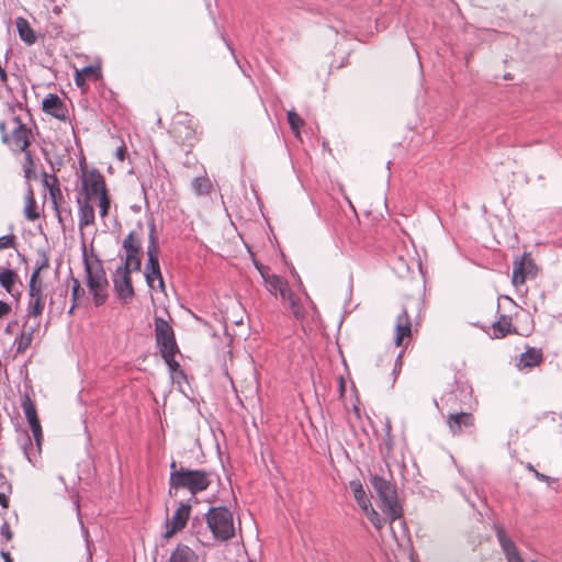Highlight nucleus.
<instances>
[{
    "label": "nucleus",
    "mask_w": 562,
    "mask_h": 562,
    "mask_svg": "<svg viewBox=\"0 0 562 562\" xmlns=\"http://www.w3.org/2000/svg\"><path fill=\"white\" fill-rule=\"evenodd\" d=\"M288 281L279 277L277 274H267V278L265 280L267 290L271 293L277 295L281 291V289L285 285Z\"/></svg>",
    "instance_id": "29"
},
{
    "label": "nucleus",
    "mask_w": 562,
    "mask_h": 562,
    "mask_svg": "<svg viewBox=\"0 0 562 562\" xmlns=\"http://www.w3.org/2000/svg\"><path fill=\"white\" fill-rule=\"evenodd\" d=\"M92 200L89 198L77 196L78 204V226L79 229L82 231L86 226L94 224V209L91 204Z\"/></svg>",
    "instance_id": "17"
},
{
    "label": "nucleus",
    "mask_w": 562,
    "mask_h": 562,
    "mask_svg": "<svg viewBox=\"0 0 562 562\" xmlns=\"http://www.w3.org/2000/svg\"><path fill=\"white\" fill-rule=\"evenodd\" d=\"M23 153H24L23 171H24L25 178L30 179L31 175L33 173V169H34L33 155L29 150V148L26 149V151H23Z\"/></svg>",
    "instance_id": "40"
},
{
    "label": "nucleus",
    "mask_w": 562,
    "mask_h": 562,
    "mask_svg": "<svg viewBox=\"0 0 562 562\" xmlns=\"http://www.w3.org/2000/svg\"><path fill=\"white\" fill-rule=\"evenodd\" d=\"M0 535L5 538L7 541L11 540L12 532L10 526L7 521H4L0 527Z\"/></svg>",
    "instance_id": "47"
},
{
    "label": "nucleus",
    "mask_w": 562,
    "mask_h": 562,
    "mask_svg": "<svg viewBox=\"0 0 562 562\" xmlns=\"http://www.w3.org/2000/svg\"><path fill=\"white\" fill-rule=\"evenodd\" d=\"M191 514V505L189 502H181L179 507L173 513L170 520H166V531H165V538H170L172 535H175L178 531H181Z\"/></svg>",
    "instance_id": "10"
},
{
    "label": "nucleus",
    "mask_w": 562,
    "mask_h": 562,
    "mask_svg": "<svg viewBox=\"0 0 562 562\" xmlns=\"http://www.w3.org/2000/svg\"><path fill=\"white\" fill-rule=\"evenodd\" d=\"M99 199V213L102 218H104L109 214L110 205H111V199L109 195V192L102 193Z\"/></svg>",
    "instance_id": "39"
},
{
    "label": "nucleus",
    "mask_w": 562,
    "mask_h": 562,
    "mask_svg": "<svg viewBox=\"0 0 562 562\" xmlns=\"http://www.w3.org/2000/svg\"><path fill=\"white\" fill-rule=\"evenodd\" d=\"M81 72L86 78H94L95 80L101 76L100 69L94 66H86L82 68Z\"/></svg>",
    "instance_id": "43"
},
{
    "label": "nucleus",
    "mask_w": 562,
    "mask_h": 562,
    "mask_svg": "<svg viewBox=\"0 0 562 562\" xmlns=\"http://www.w3.org/2000/svg\"><path fill=\"white\" fill-rule=\"evenodd\" d=\"M349 485H350L353 497H355L357 504L359 505V507L362 510L368 509V507H370V505H372V504H371V501L368 497L361 482L359 480H352V481H350Z\"/></svg>",
    "instance_id": "27"
},
{
    "label": "nucleus",
    "mask_w": 562,
    "mask_h": 562,
    "mask_svg": "<svg viewBox=\"0 0 562 562\" xmlns=\"http://www.w3.org/2000/svg\"><path fill=\"white\" fill-rule=\"evenodd\" d=\"M0 488H2L3 491H5V493L8 494H11L12 493V484L10 483V481L7 479V476L4 475L3 472L0 471Z\"/></svg>",
    "instance_id": "46"
},
{
    "label": "nucleus",
    "mask_w": 562,
    "mask_h": 562,
    "mask_svg": "<svg viewBox=\"0 0 562 562\" xmlns=\"http://www.w3.org/2000/svg\"><path fill=\"white\" fill-rule=\"evenodd\" d=\"M535 475L537 479H539L540 481H543V482L549 480V477L547 475L539 473L538 471H535Z\"/></svg>",
    "instance_id": "57"
},
{
    "label": "nucleus",
    "mask_w": 562,
    "mask_h": 562,
    "mask_svg": "<svg viewBox=\"0 0 562 562\" xmlns=\"http://www.w3.org/2000/svg\"><path fill=\"white\" fill-rule=\"evenodd\" d=\"M1 557L3 558L4 562H13V559L11 558L10 553L7 551H2Z\"/></svg>",
    "instance_id": "56"
},
{
    "label": "nucleus",
    "mask_w": 562,
    "mask_h": 562,
    "mask_svg": "<svg viewBox=\"0 0 562 562\" xmlns=\"http://www.w3.org/2000/svg\"><path fill=\"white\" fill-rule=\"evenodd\" d=\"M29 296L30 299L44 297L42 281L40 280V278L31 276L29 281Z\"/></svg>",
    "instance_id": "34"
},
{
    "label": "nucleus",
    "mask_w": 562,
    "mask_h": 562,
    "mask_svg": "<svg viewBox=\"0 0 562 562\" xmlns=\"http://www.w3.org/2000/svg\"><path fill=\"white\" fill-rule=\"evenodd\" d=\"M11 53V49H7L5 58H8L9 54Z\"/></svg>",
    "instance_id": "61"
},
{
    "label": "nucleus",
    "mask_w": 562,
    "mask_h": 562,
    "mask_svg": "<svg viewBox=\"0 0 562 562\" xmlns=\"http://www.w3.org/2000/svg\"><path fill=\"white\" fill-rule=\"evenodd\" d=\"M85 79H86V77L82 75V72H80V74H79V72H77V74H76L75 81H76V85H77L78 87H82V86H83V83H85Z\"/></svg>",
    "instance_id": "55"
},
{
    "label": "nucleus",
    "mask_w": 562,
    "mask_h": 562,
    "mask_svg": "<svg viewBox=\"0 0 562 562\" xmlns=\"http://www.w3.org/2000/svg\"><path fill=\"white\" fill-rule=\"evenodd\" d=\"M205 520L216 540L227 541L235 536L233 514L226 506L210 507Z\"/></svg>",
    "instance_id": "5"
},
{
    "label": "nucleus",
    "mask_w": 562,
    "mask_h": 562,
    "mask_svg": "<svg viewBox=\"0 0 562 562\" xmlns=\"http://www.w3.org/2000/svg\"><path fill=\"white\" fill-rule=\"evenodd\" d=\"M412 335V322L406 307H402L395 321V345L398 347L403 340Z\"/></svg>",
    "instance_id": "16"
},
{
    "label": "nucleus",
    "mask_w": 562,
    "mask_h": 562,
    "mask_svg": "<svg viewBox=\"0 0 562 562\" xmlns=\"http://www.w3.org/2000/svg\"><path fill=\"white\" fill-rule=\"evenodd\" d=\"M517 562H524V560H522V559H520V560H518Z\"/></svg>",
    "instance_id": "64"
},
{
    "label": "nucleus",
    "mask_w": 562,
    "mask_h": 562,
    "mask_svg": "<svg viewBox=\"0 0 562 562\" xmlns=\"http://www.w3.org/2000/svg\"><path fill=\"white\" fill-rule=\"evenodd\" d=\"M15 26H16L20 40L22 42H24L27 46H31L36 43V41H37L36 33L31 27L29 21L25 18L18 16L15 19Z\"/></svg>",
    "instance_id": "21"
},
{
    "label": "nucleus",
    "mask_w": 562,
    "mask_h": 562,
    "mask_svg": "<svg viewBox=\"0 0 562 562\" xmlns=\"http://www.w3.org/2000/svg\"><path fill=\"white\" fill-rule=\"evenodd\" d=\"M289 304H290V308H291L293 315L296 318L303 317V315H304L303 307L297 297H294L292 301L289 302Z\"/></svg>",
    "instance_id": "42"
},
{
    "label": "nucleus",
    "mask_w": 562,
    "mask_h": 562,
    "mask_svg": "<svg viewBox=\"0 0 562 562\" xmlns=\"http://www.w3.org/2000/svg\"><path fill=\"white\" fill-rule=\"evenodd\" d=\"M44 186L48 188L49 190V198L53 204V207L56 212V215L58 217V222L63 223V214L59 210L58 200L61 199V191L59 188L58 179L55 175H47L44 172Z\"/></svg>",
    "instance_id": "18"
},
{
    "label": "nucleus",
    "mask_w": 562,
    "mask_h": 562,
    "mask_svg": "<svg viewBox=\"0 0 562 562\" xmlns=\"http://www.w3.org/2000/svg\"><path fill=\"white\" fill-rule=\"evenodd\" d=\"M198 555L195 552L186 544H178L171 552L168 562H196Z\"/></svg>",
    "instance_id": "23"
},
{
    "label": "nucleus",
    "mask_w": 562,
    "mask_h": 562,
    "mask_svg": "<svg viewBox=\"0 0 562 562\" xmlns=\"http://www.w3.org/2000/svg\"><path fill=\"white\" fill-rule=\"evenodd\" d=\"M82 262L85 266L86 282L89 292L93 296L95 306H101L108 299V279L101 259L94 255L93 259L89 258L83 245Z\"/></svg>",
    "instance_id": "3"
},
{
    "label": "nucleus",
    "mask_w": 562,
    "mask_h": 562,
    "mask_svg": "<svg viewBox=\"0 0 562 562\" xmlns=\"http://www.w3.org/2000/svg\"><path fill=\"white\" fill-rule=\"evenodd\" d=\"M191 188L196 195H205L210 193L212 183L207 177H195L191 181Z\"/></svg>",
    "instance_id": "28"
},
{
    "label": "nucleus",
    "mask_w": 562,
    "mask_h": 562,
    "mask_svg": "<svg viewBox=\"0 0 562 562\" xmlns=\"http://www.w3.org/2000/svg\"><path fill=\"white\" fill-rule=\"evenodd\" d=\"M132 271L134 270L126 268V266H119L113 273V289L123 305L131 303L135 295L131 278Z\"/></svg>",
    "instance_id": "7"
},
{
    "label": "nucleus",
    "mask_w": 562,
    "mask_h": 562,
    "mask_svg": "<svg viewBox=\"0 0 562 562\" xmlns=\"http://www.w3.org/2000/svg\"><path fill=\"white\" fill-rule=\"evenodd\" d=\"M15 237L13 235H4L0 237V249H5L14 246Z\"/></svg>",
    "instance_id": "45"
},
{
    "label": "nucleus",
    "mask_w": 562,
    "mask_h": 562,
    "mask_svg": "<svg viewBox=\"0 0 562 562\" xmlns=\"http://www.w3.org/2000/svg\"><path fill=\"white\" fill-rule=\"evenodd\" d=\"M169 495L172 491L187 490L192 496L206 491L212 484V472L205 469H189L178 464L175 460L170 462Z\"/></svg>",
    "instance_id": "1"
},
{
    "label": "nucleus",
    "mask_w": 562,
    "mask_h": 562,
    "mask_svg": "<svg viewBox=\"0 0 562 562\" xmlns=\"http://www.w3.org/2000/svg\"><path fill=\"white\" fill-rule=\"evenodd\" d=\"M40 324H36L34 326H31L27 330H23L13 342V346L15 347L16 353L24 352L32 344L33 341V335L34 331L37 329Z\"/></svg>",
    "instance_id": "25"
},
{
    "label": "nucleus",
    "mask_w": 562,
    "mask_h": 562,
    "mask_svg": "<svg viewBox=\"0 0 562 562\" xmlns=\"http://www.w3.org/2000/svg\"><path fill=\"white\" fill-rule=\"evenodd\" d=\"M196 520H198V517L193 518V520H192V528H194Z\"/></svg>",
    "instance_id": "59"
},
{
    "label": "nucleus",
    "mask_w": 562,
    "mask_h": 562,
    "mask_svg": "<svg viewBox=\"0 0 562 562\" xmlns=\"http://www.w3.org/2000/svg\"><path fill=\"white\" fill-rule=\"evenodd\" d=\"M71 285V305L68 310V315H72L76 307L80 305L81 300L86 296V291L81 286L79 279L72 276L71 269L69 270V279Z\"/></svg>",
    "instance_id": "22"
},
{
    "label": "nucleus",
    "mask_w": 562,
    "mask_h": 562,
    "mask_svg": "<svg viewBox=\"0 0 562 562\" xmlns=\"http://www.w3.org/2000/svg\"><path fill=\"white\" fill-rule=\"evenodd\" d=\"M369 483L380 501V508L386 518L393 522L403 515V508L398 503L396 486L390 480L376 473L369 474Z\"/></svg>",
    "instance_id": "2"
},
{
    "label": "nucleus",
    "mask_w": 562,
    "mask_h": 562,
    "mask_svg": "<svg viewBox=\"0 0 562 562\" xmlns=\"http://www.w3.org/2000/svg\"><path fill=\"white\" fill-rule=\"evenodd\" d=\"M43 111L53 117L66 122L69 113L64 101L55 93H48L42 102Z\"/></svg>",
    "instance_id": "13"
},
{
    "label": "nucleus",
    "mask_w": 562,
    "mask_h": 562,
    "mask_svg": "<svg viewBox=\"0 0 562 562\" xmlns=\"http://www.w3.org/2000/svg\"><path fill=\"white\" fill-rule=\"evenodd\" d=\"M184 128L187 132H186V137L183 138L182 142H183V144L192 146V143L195 138V132L190 127H184Z\"/></svg>",
    "instance_id": "48"
},
{
    "label": "nucleus",
    "mask_w": 562,
    "mask_h": 562,
    "mask_svg": "<svg viewBox=\"0 0 562 562\" xmlns=\"http://www.w3.org/2000/svg\"><path fill=\"white\" fill-rule=\"evenodd\" d=\"M517 330L512 325V317L505 314L499 315L498 319L491 326L488 335L493 339H501L506 337L508 334H516Z\"/></svg>",
    "instance_id": "19"
},
{
    "label": "nucleus",
    "mask_w": 562,
    "mask_h": 562,
    "mask_svg": "<svg viewBox=\"0 0 562 562\" xmlns=\"http://www.w3.org/2000/svg\"><path fill=\"white\" fill-rule=\"evenodd\" d=\"M20 446L24 452L25 458L29 462L35 463L36 458L41 452V446H37V442L35 441V446L32 442V439L27 432L23 435V437L20 440Z\"/></svg>",
    "instance_id": "26"
},
{
    "label": "nucleus",
    "mask_w": 562,
    "mask_h": 562,
    "mask_svg": "<svg viewBox=\"0 0 562 562\" xmlns=\"http://www.w3.org/2000/svg\"><path fill=\"white\" fill-rule=\"evenodd\" d=\"M0 132L2 134V137H1L2 142L4 144H9L10 143V136L7 133L5 122H3V121H0Z\"/></svg>",
    "instance_id": "50"
},
{
    "label": "nucleus",
    "mask_w": 562,
    "mask_h": 562,
    "mask_svg": "<svg viewBox=\"0 0 562 562\" xmlns=\"http://www.w3.org/2000/svg\"><path fill=\"white\" fill-rule=\"evenodd\" d=\"M286 117L291 130L297 136L300 134V127L304 124V121L294 110L288 111Z\"/></svg>",
    "instance_id": "35"
},
{
    "label": "nucleus",
    "mask_w": 562,
    "mask_h": 562,
    "mask_svg": "<svg viewBox=\"0 0 562 562\" xmlns=\"http://www.w3.org/2000/svg\"><path fill=\"white\" fill-rule=\"evenodd\" d=\"M24 214L29 221H35L40 217V213L36 211V202L32 189H29L26 194V205L24 209Z\"/></svg>",
    "instance_id": "32"
},
{
    "label": "nucleus",
    "mask_w": 562,
    "mask_h": 562,
    "mask_svg": "<svg viewBox=\"0 0 562 562\" xmlns=\"http://www.w3.org/2000/svg\"><path fill=\"white\" fill-rule=\"evenodd\" d=\"M225 43H226V45H227V48L231 50V53H232V54H233V56H234L235 54H234V48H233V46H232V45H231V43H229V42H227V41H225Z\"/></svg>",
    "instance_id": "58"
},
{
    "label": "nucleus",
    "mask_w": 562,
    "mask_h": 562,
    "mask_svg": "<svg viewBox=\"0 0 562 562\" xmlns=\"http://www.w3.org/2000/svg\"><path fill=\"white\" fill-rule=\"evenodd\" d=\"M21 406L33 432V437L40 447V441L43 439L42 426L37 416L36 406L27 393L22 396Z\"/></svg>",
    "instance_id": "11"
},
{
    "label": "nucleus",
    "mask_w": 562,
    "mask_h": 562,
    "mask_svg": "<svg viewBox=\"0 0 562 562\" xmlns=\"http://www.w3.org/2000/svg\"><path fill=\"white\" fill-rule=\"evenodd\" d=\"M177 352H179V349L160 352V355H161L162 359L165 360V362L171 373L179 372L181 375H184V372L181 369L179 362L176 361V359H175V356Z\"/></svg>",
    "instance_id": "30"
},
{
    "label": "nucleus",
    "mask_w": 562,
    "mask_h": 562,
    "mask_svg": "<svg viewBox=\"0 0 562 562\" xmlns=\"http://www.w3.org/2000/svg\"><path fill=\"white\" fill-rule=\"evenodd\" d=\"M528 469H529L530 471H532L533 473H535V471H536L531 464H529V465H528Z\"/></svg>",
    "instance_id": "60"
},
{
    "label": "nucleus",
    "mask_w": 562,
    "mask_h": 562,
    "mask_svg": "<svg viewBox=\"0 0 562 562\" xmlns=\"http://www.w3.org/2000/svg\"><path fill=\"white\" fill-rule=\"evenodd\" d=\"M45 307L44 297L30 299L26 308L27 317H38L42 315Z\"/></svg>",
    "instance_id": "31"
},
{
    "label": "nucleus",
    "mask_w": 562,
    "mask_h": 562,
    "mask_svg": "<svg viewBox=\"0 0 562 562\" xmlns=\"http://www.w3.org/2000/svg\"><path fill=\"white\" fill-rule=\"evenodd\" d=\"M18 278V274L14 270L12 269H3L1 272H0V285L7 291V292H11L14 283H15V280Z\"/></svg>",
    "instance_id": "33"
},
{
    "label": "nucleus",
    "mask_w": 562,
    "mask_h": 562,
    "mask_svg": "<svg viewBox=\"0 0 562 562\" xmlns=\"http://www.w3.org/2000/svg\"><path fill=\"white\" fill-rule=\"evenodd\" d=\"M155 338L160 352L178 350L175 331L161 316H155Z\"/></svg>",
    "instance_id": "9"
},
{
    "label": "nucleus",
    "mask_w": 562,
    "mask_h": 562,
    "mask_svg": "<svg viewBox=\"0 0 562 562\" xmlns=\"http://www.w3.org/2000/svg\"><path fill=\"white\" fill-rule=\"evenodd\" d=\"M40 258L36 260L35 268L31 276H34L35 278H40V272L43 269H46L49 267V259L45 250L38 251Z\"/></svg>",
    "instance_id": "36"
},
{
    "label": "nucleus",
    "mask_w": 562,
    "mask_h": 562,
    "mask_svg": "<svg viewBox=\"0 0 562 562\" xmlns=\"http://www.w3.org/2000/svg\"><path fill=\"white\" fill-rule=\"evenodd\" d=\"M402 355H403V352L401 351L395 359L394 369H393V373L395 376L398 374V372L401 371L402 366H403Z\"/></svg>",
    "instance_id": "49"
},
{
    "label": "nucleus",
    "mask_w": 562,
    "mask_h": 562,
    "mask_svg": "<svg viewBox=\"0 0 562 562\" xmlns=\"http://www.w3.org/2000/svg\"><path fill=\"white\" fill-rule=\"evenodd\" d=\"M458 393L468 394L465 389H459L457 386L454 390H452L449 393L445 394L443 397H442V401L446 403V405H450L452 407L453 404L456 403L457 398H458Z\"/></svg>",
    "instance_id": "41"
},
{
    "label": "nucleus",
    "mask_w": 562,
    "mask_h": 562,
    "mask_svg": "<svg viewBox=\"0 0 562 562\" xmlns=\"http://www.w3.org/2000/svg\"><path fill=\"white\" fill-rule=\"evenodd\" d=\"M255 267L257 268V270L259 271L260 276L262 277L263 281L266 280L267 278V274H270L268 271H269V268L263 266L262 263H259V262H255Z\"/></svg>",
    "instance_id": "51"
},
{
    "label": "nucleus",
    "mask_w": 562,
    "mask_h": 562,
    "mask_svg": "<svg viewBox=\"0 0 562 562\" xmlns=\"http://www.w3.org/2000/svg\"><path fill=\"white\" fill-rule=\"evenodd\" d=\"M66 212H67L68 215L71 214V210L70 209L66 210Z\"/></svg>",
    "instance_id": "63"
},
{
    "label": "nucleus",
    "mask_w": 562,
    "mask_h": 562,
    "mask_svg": "<svg viewBox=\"0 0 562 562\" xmlns=\"http://www.w3.org/2000/svg\"><path fill=\"white\" fill-rule=\"evenodd\" d=\"M8 493L4 492H0V506L4 509H7L9 507V498L7 496Z\"/></svg>",
    "instance_id": "54"
},
{
    "label": "nucleus",
    "mask_w": 562,
    "mask_h": 562,
    "mask_svg": "<svg viewBox=\"0 0 562 562\" xmlns=\"http://www.w3.org/2000/svg\"><path fill=\"white\" fill-rule=\"evenodd\" d=\"M535 265L531 260L528 261V265L525 263V257H521L519 261H515L514 270H513V283L515 285L524 284L528 277H535L533 272Z\"/></svg>",
    "instance_id": "20"
},
{
    "label": "nucleus",
    "mask_w": 562,
    "mask_h": 562,
    "mask_svg": "<svg viewBox=\"0 0 562 562\" xmlns=\"http://www.w3.org/2000/svg\"><path fill=\"white\" fill-rule=\"evenodd\" d=\"M122 249L125 252L124 261L120 266H126L134 271H140L143 257V234L142 227L139 232L132 231L123 239Z\"/></svg>",
    "instance_id": "6"
},
{
    "label": "nucleus",
    "mask_w": 562,
    "mask_h": 562,
    "mask_svg": "<svg viewBox=\"0 0 562 562\" xmlns=\"http://www.w3.org/2000/svg\"><path fill=\"white\" fill-rule=\"evenodd\" d=\"M363 512L366 513L368 519L378 530H380L383 527L385 519L379 515V513L372 507V505H370L368 509H363Z\"/></svg>",
    "instance_id": "37"
},
{
    "label": "nucleus",
    "mask_w": 562,
    "mask_h": 562,
    "mask_svg": "<svg viewBox=\"0 0 562 562\" xmlns=\"http://www.w3.org/2000/svg\"><path fill=\"white\" fill-rule=\"evenodd\" d=\"M494 530L496 533V538L498 543L507 559V562H517L521 559L518 549L514 541L507 537L504 528L501 525H494Z\"/></svg>",
    "instance_id": "15"
},
{
    "label": "nucleus",
    "mask_w": 562,
    "mask_h": 562,
    "mask_svg": "<svg viewBox=\"0 0 562 562\" xmlns=\"http://www.w3.org/2000/svg\"><path fill=\"white\" fill-rule=\"evenodd\" d=\"M13 122L15 123V127L12 131L10 140H12L20 151H26L33 138L32 131L22 122L20 116H14Z\"/></svg>",
    "instance_id": "14"
},
{
    "label": "nucleus",
    "mask_w": 562,
    "mask_h": 562,
    "mask_svg": "<svg viewBox=\"0 0 562 562\" xmlns=\"http://www.w3.org/2000/svg\"><path fill=\"white\" fill-rule=\"evenodd\" d=\"M279 294H280L281 299H282L283 301H286V302H290V301H292V300L295 297V295H294L293 291L290 289V286H289V283H288V282H286V283H285V285L281 289V291L279 292Z\"/></svg>",
    "instance_id": "44"
},
{
    "label": "nucleus",
    "mask_w": 562,
    "mask_h": 562,
    "mask_svg": "<svg viewBox=\"0 0 562 562\" xmlns=\"http://www.w3.org/2000/svg\"><path fill=\"white\" fill-rule=\"evenodd\" d=\"M447 425L452 435H461L463 431L474 427V417L471 413L454 409L448 414Z\"/></svg>",
    "instance_id": "12"
},
{
    "label": "nucleus",
    "mask_w": 562,
    "mask_h": 562,
    "mask_svg": "<svg viewBox=\"0 0 562 562\" xmlns=\"http://www.w3.org/2000/svg\"><path fill=\"white\" fill-rule=\"evenodd\" d=\"M10 312L11 306L7 302L0 300V318L8 315Z\"/></svg>",
    "instance_id": "52"
},
{
    "label": "nucleus",
    "mask_w": 562,
    "mask_h": 562,
    "mask_svg": "<svg viewBox=\"0 0 562 562\" xmlns=\"http://www.w3.org/2000/svg\"><path fill=\"white\" fill-rule=\"evenodd\" d=\"M67 294H68V289L66 288L60 292L61 301L59 303H56L53 299H50L49 313H54V312L63 313L65 311Z\"/></svg>",
    "instance_id": "38"
},
{
    "label": "nucleus",
    "mask_w": 562,
    "mask_h": 562,
    "mask_svg": "<svg viewBox=\"0 0 562 562\" xmlns=\"http://www.w3.org/2000/svg\"><path fill=\"white\" fill-rule=\"evenodd\" d=\"M340 390H341V392H344V382L342 381L340 383Z\"/></svg>",
    "instance_id": "62"
},
{
    "label": "nucleus",
    "mask_w": 562,
    "mask_h": 562,
    "mask_svg": "<svg viewBox=\"0 0 562 562\" xmlns=\"http://www.w3.org/2000/svg\"><path fill=\"white\" fill-rule=\"evenodd\" d=\"M125 154H126V148H125V145L122 144L120 147L116 148L115 150V157L120 160V161H123L125 159Z\"/></svg>",
    "instance_id": "53"
},
{
    "label": "nucleus",
    "mask_w": 562,
    "mask_h": 562,
    "mask_svg": "<svg viewBox=\"0 0 562 562\" xmlns=\"http://www.w3.org/2000/svg\"><path fill=\"white\" fill-rule=\"evenodd\" d=\"M543 356L540 349L528 348L520 355L519 368H533L542 362Z\"/></svg>",
    "instance_id": "24"
},
{
    "label": "nucleus",
    "mask_w": 562,
    "mask_h": 562,
    "mask_svg": "<svg viewBox=\"0 0 562 562\" xmlns=\"http://www.w3.org/2000/svg\"><path fill=\"white\" fill-rule=\"evenodd\" d=\"M147 261L145 267V280L150 289H155V282H158V289L165 291V282L159 265V246L155 222L149 223Z\"/></svg>",
    "instance_id": "4"
},
{
    "label": "nucleus",
    "mask_w": 562,
    "mask_h": 562,
    "mask_svg": "<svg viewBox=\"0 0 562 562\" xmlns=\"http://www.w3.org/2000/svg\"><path fill=\"white\" fill-rule=\"evenodd\" d=\"M106 186L104 181L103 175L97 168H92L91 170L82 171L81 176V198H89L92 200L94 196H100L102 193L106 192Z\"/></svg>",
    "instance_id": "8"
}]
</instances>
